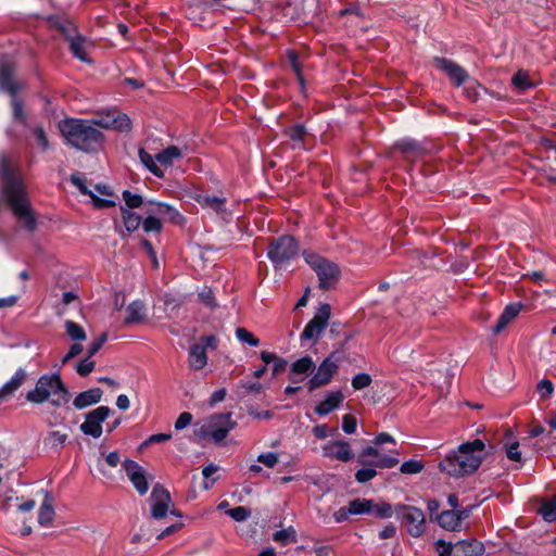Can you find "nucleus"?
I'll return each instance as SVG.
<instances>
[{
    "instance_id": "obj_9",
    "label": "nucleus",
    "mask_w": 556,
    "mask_h": 556,
    "mask_svg": "<svg viewBox=\"0 0 556 556\" xmlns=\"http://www.w3.org/2000/svg\"><path fill=\"white\" fill-rule=\"evenodd\" d=\"M90 121L94 127L99 126L105 129H114L118 131H128L130 130L131 125L130 118L117 110L99 113Z\"/></svg>"
},
{
    "instance_id": "obj_63",
    "label": "nucleus",
    "mask_w": 556,
    "mask_h": 556,
    "mask_svg": "<svg viewBox=\"0 0 556 556\" xmlns=\"http://www.w3.org/2000/svg\"><path fill=\"white\" fill-rule=\"evenodd\" d=\"M83 352V345L79 342L74 343L66 355L62 358V364H66L70 359L79 355Z\"/></svg>"
},
{
    "instance_id": "obj_12",
    "label": "nucleus",
    "mask_w": 556,
    "mask_h": 556,
    "mask_svg": "<svg viewBox=\"0 0 556 556\" xmlns=\"http://www.w3.org/2000/svg\"><path fill=\"white\" fill-rule=\"evenodd\" d=\"M111 409L108 406H99L86 414L85 421L80 425V431L98 439L102 434V422L109 417Z\"/></svg>"
},
{
    "instance_id": "obj_61",
    "label": "nucleus",
    "mask_w": 556,
    "mask_h": 556,
    "mask_svg": "<svg viewBox=\"0 0 556 556\" xmlns=\"http://www.w3.org/2000/svg\"><path fill=\"white\" fill-rule=\"evenodd\" d=\"M108 339V334L104 332L99 338H97L88 348V357H92L94 354L99 352L102 345L105 343Z\"/></svg>"
},
{
    "instance_id": "obj_33",
    "label": "nucleus",
    "mask_w": 556,
    "mask_h": 556,
    "mask_svg": "<svg viewBox=\"0 0 556 556\" xmlns=\"http://www.w3.org/2000/svg\"><path fill=\"white\" fill-rule=\"evenodd\" d=\"M437 520L440 527L444 528L445 530L458 531L460 529L458 518L456 517V510H444L438 515Z\"/></svg>"
},
{
    "instance_id": "obj_51",
    "label": "nucleus",
    "mask_w": 556,
    "mask_h": 556,
    "mask_svg": "<svg viewBox=\"0 0 556 556\" xmlns=\"http://www.w3.org/2000/svg\"><path fill=\"white\" fill-rule=\"evenodd\" d=\"M376 467L362 468L356 471L355 479L359 483H365L374 479L377 475Z\"/></svg>"
},
{
    "instance_id": "obj_60",
    "label": "nucleus",
    "mask_w": 556,
    "mask_h": 556,
    "mask_svg": "<svg viewBox=\"0 0 556 556\" xmlns=\"http://www.w3.org/2000/svg\"><path fill=\"white\" fill-rule=\"evenodd\" d=\"M439 556H454V544L439 540L437 543Z\"/></svg>"
},
{
    "instance_id": "obj_35",
    "label": "nucleus",
    "mask_w": 556,
    "mask_h": 556,
    "mask_svg": "<svg viewBox=\"0 0 556 556\" xmlns=\"http://www.w3.org/2000/svg\"><path fill=\"white\" fill-rule=\"evenodd\" d=\"M352 515H365L374 511L375 503L371 500L355 498L349 503Z\"/></svg>"
},
{
    "instance_id": "obj_45",
    "label": "nucleus",
    "mask_w": 556,
    "mask_h": 556,
    "mask_svg": "<svg viewBox=\"0 0 556 556\" xmlns=\"http://www.w3.org/2000/svg\"><path fill=\"white\" fill-rule=\"evenodd\" d=\"M123 200L128 208H137L144 206L143 199L139 194L131 193L129 190H124L122 193Z\"/></svg>"
},
{
    "instance_id": "obj_46",
    "label": "nucleus",
    "mask_w": 556,
    "mask_h": 556,
    "mask_svg": "<svg viewBox=\"0 0 556 556\" xmlns=\"http://www.w3.org/2000/svg\"><path fill=\"white\" fill-rule=\"evenodd\" d=\"M424 469V464L416 459H409L401 465L400 471L405 475H416Z\"/></svg>"
},
{
    "instance_id": "obj_14",
    "label": "nucleus",
    "mask_w": 556,
    "mask_h": 556,
    "mask_svg": "<svg viewBox=\"0 0 556 556\" xmlns=\"http://www.w3.org/2000/svg\"><path fill=\"white\" fill-rule=\"evenodd\" d=\"M359 464L377 468H392L399 464V459L392 456L382 455L378 448L365 447L358 456Z\"/></svg>"
},
{
    "instance_id": "obj_57",
    "label": "nucleus",
    "mask_w": 556,
    "mask_h": 556,
    "mask_svg": "<svg viewBox=\"0 0 556 556\" xmlns=\"http://www.w3.org/2000/svg\"><path fill=\"white\" fill-rule=\"evenodd\" d=\"M193 416L189 412L181 413L175 421V429L182 430L192 422Z\"/></svg>"
},
{
    "instance_id": "obj_8",
    "label": "nucleus",
    "mask_w": 556,
    "mask_h": 556,
    "mask_svg": "<svg viewBox=\"0 0 556 556\" xmlns=\"http://www.w3.org/2000/svg\"><path fill=\"white\" fill-rule=\"evenodd\" d=\"M395 513L412 536L419 538L425 533L427 521L425 513L420 508L399 504L395 506Z\"/></svg>"
},
{
    "instance_id": "obj_15",
    "label": "nucleus",
    "mask_w": 556,
    "mask_h": 556,
    "mask_svg": "<svg viewBox=\"0 0 556 556\" xmlns=\"http://www.w3.org/2000/svg\"><path fill=\"white\" fill-rule=\"evenodd\" d=\"M332 356L333 355L325 358L318 366L317 371L308 380L309 391L319 389L331 381L333 375L338 369V365L334 361H332Z\"/></svg>"
},
{
    "instance_id": "obj_27",
    "label": "nucleus",
    "mask_w": 556,
    "mask_h": 556,
    "mask_svg": "<svg viewBox=\"0 0 556 556\" xmlns=\"http://www.w3.org/2000/svg\"><path fill=\"white\" fill-rule=\"evenodd\" d=\"M521 307L522 305L518 303L507 305L494 326L493 333L497 334L504 330L507 325L518 316Z\"/></svg>"
},
{
    "instance_id": "obj_24",
    "label": "nucleus",
    "mask_w": 556,
    "mask_h": 556,
    "mask_svg": "<svg viewBox=\"0 0 556 556\" xmlns=\"http://www.w3.org/2000/svg\"><path fill=\"white\" fill-rule=\"evenodd\" d=\"M26 378V370L23 368H18L13 375V377L0 388V402L3 401L5 397L12 395L15 391H17L23 386Z\"/></svg>"
},
{
    "instance_id": "obj_48",
    "label": "nucleus",
    "mask_w": 556,
    "mask_h": 556,
    "mask_svg": "<svg viewBox=\"0 0 556 556\" xmlns=\"http://www.w3.org/2000/svg\"><path fill=\"white\" fill-rule=\"evenodd\" d=\"M511 83L519 89H528L532 86L527 72L518 71L511 78Z\"/></svg>"
},
{
    "instance_id": "obj_18",
    "label": "nucleus",
    "mask_w": 556,
    "mask_h": 556,
    "mask_svg": "<svg viewBox=\"0 0 556 556\" xmlns=\"http://www.w3.org/2000/svg\"><path fill=\"white\" fill-rule=\"evenodd\" d=\"M323 454L326 457L334 458L340 462H350L353 458L351 446L346 441L338 440L325 443L321 446Z\"/></svg>"
},
{
    "instance_id": "obj_59",
    "label": "nucleus",
    "mask_w": 556,
    "mask_h": 556,
    "mask_svg": "<svg viewBox=\"0 0 556 556\" xmlns=\"http://www.w3.org/2000/svg\"><path fill=\"white\" fill-rule=\"evenodd\" d=\"M506 455L513 462H521V453L519 451V443L513 442L506 445Z\"/></svg>"
},
{
    "instance_id": "obj_5",
    "label": "nucleus",
    "mask_w": 556,
    "mask_h": 556,
    "mask_svg": "<svg viewBox=\"0 0 556 556\" xmlns=\"http://www.w3.org/2000/svg\"><path fill=\"white\" fill-rule=\"evenodd\" d=\"M231 416V413L212 415L194 430V438L199 442L211 439L215 443H220L237 426Z\"/></svg>"
},
{
    "instance_id": "obj_41",
    "label": "nucleus",
    "mask_w": 556,
    "mask_h": 556,
    "mask_svg": "<svg viewBox=\"0 0 556 556\" xmlns=\"http://www.w3.org/2000/svg\"><path fill=\"white\" fill-rule=\"evenodd\" d=\"M273 540L281 545H288L296 542V532L293 527L276 531Z\"/></svg>"
},
{
    "instance_id": "obj_64",
    "label": "nucleus",
    "mask_w": 556,
    "mask_h": 556,
    "mask_svg": "<svg viewBox=\"0 0 556 556\" xmlns=\"http://www.w3.org/2000/svg\"><path fill=\"white\" fill-rule=\"evenodd\" d=\"M287 365H288L287 359L277 356V358L274 361V365H273V376L275 377V376L279 375L280 372L285 371Z\"/></svg>"
},
{
    "instance_id": "obj_47",
    "label": "nucleus",
    "mask_w": 556,
    "mask_h": 556,
    "mask_svg": "<svg viewBox=\"0 0 556 556\" xmlns=\"http://www.w3.org/2000/svg\"><path fill=\"white\" fill-rule=\"evenodd\" d=\"M142 228L146 232H160L163 228V220L154 216H147L142 220Z\"/></svg>"
},
{
    "instance_id": "obj_1",
    "label": "nucleus",
    "mask_w": 556,
    "mask_h": 556,
    "mask_svg": "<svg viewBox=\"0 0 556 556\" xmlns=\"http://www.w3.org/2000/svg\"><path fill=\"white\" fill-rule=\"evenodd\" d=\"M0 173L3 178L2 194L16 216L18 223L28 231L36 228V218L29 206L28 198L23 182L10 168L8 160H0Z\"/></svg>"
},
{
    "instance_id": "obj_20",
    "label": "nucleus",
    "mask_w": 556,
    "mask_h": 556,
    "mask_svg": "<svg viewBox=\"0 0 556 556\" xmlns=\"http://www.w3.org/2000/svg\"><path fill=\"white\" fill-rule=\"evenodd\" d=\"M14 65L9 62L0 64V90L7 91L10 96L17 93L24 88L22 83L13 79Z\"/></svg>"
},
{
    "instance_id": "obj_37",
    "label": "nucleus",
    "mask_w": 556,
    "mask_h": 556,
    "mask_svg": "<svg viewBox=\"0 0 556 556\" xmlns=\"http://www.w3.org/2000/svg\"><path fill=\"white\" fill-rule=\"evenodd\" d=\"M121 212L125 228L128 231L137 230L139 226L142 224L141 217L138 214L130 212L128 208L122 206Z\"/></svg>"
},
{
    "instance_id": "obj_19",
    "label": "nucleus",
    "mask_w": 556,
    "mask_h": 556,
    "mask_svg": "<svg viewBox=\"0 0 556 556\" xmlns=\"http://www.w3.org/2000/svg\"><path fill=\"white\" fill-rule=\"evenodd\" d=\"M71 182L83 193L89 195L92 200V204L97 208L112 207L115 202L110 199L100 198L92 190L88 189L85 178L76 173L71 176Z\"/></svg>"
},
{
    "instance_id": "obj_21",
    "label": "nucleus",
    "mask_w": 556,
    "mask_h": 556,
    "mask_svg": "<svg viewBox=\"0 0 556 556\" xmlns=\"http://www.w3.org/2000/svg\"><path fill=\"white\" fill-rule=\"evenodd\" d=\"M198 203L204 207L215 212L217 215H220L223 218L228 216V212L226 210V199L217 195L210 194H200L197 198Z\"/></svg>"
},
{
    "instance_id": "obj_40",
    "label": "nucleus",
    "mask_w": 556,
    "mask_h": 556,
    "mask_svg": "<svg viewBox=\"0 0 556 556\" xmlns=\"http://www.w3.org/2000/svg\"><path fill=\"white\" fill-rule=\"evenodd\" d=\"M67 434L61 431H51L45 439V445L50 448H61L67 441Z\"/></svg>"
},
{
    "instance_id": "obj_31",
    "label": "nucleus",
    "mask_w": 556,
    "mask_h": 556,
    "mask_svg": "<svg viewBox=\"0 0 556 556\" xmlns=\"http://www.w3.org/2000/svg\"><path fill=\"white\" fill-rule=\"evenodd\" d=\"M146 318V306L141 301L131 302L126 308L125 324H137Z\"/></svg>"
},
{
    "instance_id": "obj_25",
    "label": "nucleus",
    "mask_w": 556,
    "mask_h": 556,
    "mask_svg": "<svg viewBox=\"0 0 556 556\" xmlns=\"http://www.w3.org/2000/svg\"><path fill=\"white\" fill-rule=\"evenodd\" d=\"M343 399L344 396L341 391H333L315 407V413L319 416H326L338 408Z\"/></svg>"
},
{
    "instance_id": "obj_53",
    "label": "nucleus",
    "mask_w": 556,
    "mask_h": 556,
    "mask_svg": "<svg viewBox=\"0 0 556 556\" xmlns=\"http://www.w3.org/2000/svg\"><path fill=\"white\" fill-rule=\"evenodd\" d=\"M288 135H289V138L294 143H300L303 141V139L306 135V129L303 125H294L289 129Z\"/></svg>"
},
{
    "instance_id": "obj_38",
    "label": "nucleus",
    "mask_w": 556,
    "mask_h": 556,
    "mask_svg": "<svg viewBox=\"0 0 556 556\" xmlns=\"http://www.w3.org/2000/svg\"><path fill=\"white\" fill-rule=\"evenodd\" d=\"M66 334L76 342L85 341L87 338L84 328L72 320H66L64 324Z\"/></svg>"
},
{
    "instance_id": "obj_23",
    "label": "nucleus",
    "mask_w": 556,
    "mask_h": 556,
    "mask_svg": "<svg viewBox=\"0 0 556 556\" xmlns=\"http://www.w3.org/2000/svg\"><path fill=\"white\" fill-rule=\"evenodd\" d=\"M102 395L103 391L100 388H92L78 393L73 401V405L76 409H84L93 404H98L101 401Z\"/></svg>"
},
{
    "instance_id": "obj_17",
    "label": "nucleus",
    "mask_w": 556,
    "mask_h": 556,
    "mask_svg": "<svg viewBox=\"0 0 556 556\" xmlns=\"http://www.w3.org/2000/svg\"><path fill=\"white\" fill-rule=\"evenodd\" d=\"M433 62L457 87L462 86L469 78L468 73L460 65L451 60L437 56L433 59Z\"/></svg>"
},
{
    "instance_id": "obj_7",
    "label": "nucleus",
    "mask_w": 556,
    "mask_h": 556,
    "mask_svg": "<svg viewBox=\"0 0 556 556\" xmlns=\"http://www.w3.org/2000/svg\"><path fill=\"white\" fill-rule=\"evenodd\" d=\"M299 251V243L292 236H281L269 243L267 256L278 268L293 260Z\"/></svg>"
},
{
    "instance_id": "obj_56",
    "label": "nucleus",
    "mask_w": 556,
    "mask_h": 556,
    "mask_svg": "<svg viewBox=\"0 0 556 556\" xmlns=\"http://www.w3.org/2000/svg\"><path fill=\"white\" fill-rule=\"evenodd\" d=\"M257 462L262 463L267 468H274L278 464L279 458L277 454L269 452L258 455Z\"/></svg>"
},
{
    "instance_id": "obj_50",
    "label": "nucleus",
    "mask_w": 556,
    "mask_h": 556,
    "mask_svg": "<svg viewBox=\"0 0 556 556\" xmlns=\"http://www.w3.org/2000/svg\"><path fill=\"white\" fill-rule=\"evenodd\" d=\"M371 383V377L368 374L361 372L353 377L352 379V387L355 390H363L367 387H369Z\"/></svg>"
},
{
    "instance_id": "obj_22",
    "label": "nucleus",
    "mask_w": 556,
    "mask_h": 556,
    "mask_svg": "<svg viewBox=\"0 0 556 556\" xmlns=\"http://www.w3.org/2000/svg\"><path fill=\"white\" fill-rule=\"evenodd\" d=\"M484 546L478 540H463L454 544V556H481Z\"/></svg>"
},
{
    "instance_id": "obj_55",
    "label": "nucleus",
    "mask_w": 556,
    "mask_h": 556,
    "mask_svg": "<svg viewBox=\"0 0 556 556\" xmlns=\"http://www.w3.org/2000/svg\"><path fill=\"white\" fill-rule=\"evenodd\" d=\"M370 514L379 518H390L392 516V506L387 503L375 504L374 511Z\"/></svg>"
},
{
    "instance_id": "obj_42",
    "label": "nucleus",
    "mask_w": 556,
    "mask_h": 556,
    "mask_svg": "<svg viewBox=\"0 0 556 556\" xmlns=\"http://www.w3.org/2000/svg\"><path fill=\"white\" fill-rule=\"evenodd\" d=\"M11 105L13 109V119L26 124L27 117L24 111L23 101L17 97V93L11 94Z\"/></svg>"
},
{
    "instance_id": "obj_58",
    "label": "nucleus",
    "mask_w": 556,
    "mask_h": 556,
    "mask_svg": "<svg viewBox=\"0 0 556 556\" xmlns=\"http://www.w3.org/2000/svg\"><path fill=\"white\" fill-rule=\"evenodd\" d=\"M356 419L354 416L352 415H344L343 418H342V430L348 433V434H351V433H354L355 430H356Z\"/></svg>"
},
{
    "instance_id": "obj_4",
    "label": "nucleus",
    "mask_w": 556,
    "mask_h": 556,
    "mask_svg": "<svg viewBox=\"0 0 556 556\" xmlns=\"http://www.w3.org/2000/svg\"><path fill=\"white\" fill-rule=\"evenodd\" d=\"M26 400L33 404H42L50 402L54 407H61L67 404L70 392L63 383L60 375H43L41 376L35 388L26 393Z\"/></svg>"
},
{
    "instance_id": "obj_34",
    "label": "nucleus",
    "mask_w": 556,
    "mask_h": 556,
    "mask_svg": "<svg viewBox=\"0 0 556 556\" xmlns=\"http://www.w3.org/2000/svg\"><path fill=\"white\" fill-rule=\"evenodd\" d=\"M182 156L180 149L176 146H170L156 154L155 160L163 166H172L176 160Z\"/></svg>"
},
{
    "instance_id": "obj_28",
    "label": "nucleus",
    "mask_w": 556,
    "mask_h": 556,
    "mask_svg": "<svg viewBox=\"0 0 556 556\" xmlns=\"http://www.w3.org/2000/svg\"><path fill=\"white\" fill-rule=\"evenodd\" d=\"M394 147L407 157L413 160L424 155L426 152L425 148L413 139H402L397 141Z\"/></svg>"
},
{
    "instance_id": "obj_11",
    "label": "nucleus",
    "mask_w": 556,
    "mask_h": 556,
    "mask_svg": "<svg viewBox=\"0 0 556 556\" xmlns=\"http://www.w3.org/2000/svg\"><path fill=\"white\" fill-rule=\"evenodd\" d=\"M331 315L329 304H323L301 333L303 340H316L328 325Z\"/></svg>"
},
{
    "instance_id": "obj_62",
    "label": "nucleus",
    "mask_w": 556,
    "mask_h": 556,
    "mask_svg": "<svg viewBox=\"0 0 556 556\" xmlns=\"http://www.w3.org/2000/svg\"><path fill=\"white\" fill-rule=\"evenodd\" d=\"M34 135L42 150H48L50 148L48 137L42 127H36L34 129Z\"/></svg>"
},
{
    "instance_id": "obj_3",
    "label": "nucleus",
    "mask_w": 556,
    "mask_h": 556,
    "mask_svg": "<svg viewBox=\"0 0 556 556\" xmlns=\"http://www.w3.org/2000/svg\"><path fill=\"white\" fill-rule=\"evenodd\" d=\"M59 128L67 144L85 152L96 150L103 141V134L90 119H64Z\"/></svg>"
},
{
    "instance_id": "obj_49",
    "label": "nucleus",
    "mask_w": 556,
    "mask_h": 556,
    "mask_svg": "<svg viewBox=\"0 0 556 556\" xmlns=\"http://www.w3.org/2000/svg\"><path fill=\"white\" fill-rule=\"evenodd\" d=\"M536 390L541 399L547 400L552 396L554 392V384L551 380L543 379L538 383Z\"/></svg>"
},
{
    "instance_id": "obj_32",
    "label": "nucleus",
    "mask_w": 556,
    "mask_h": 556,
    "mask_svg": "<svg viewBox=\"0 0 556 556\" xmlns=\"http://www.w3.org/2000/svg\"><path fill=\"white\" fill-rule=\"evenodd\" d=\"M86 48L87 41L84 36L77 35L70 38V49L72 53L75 55V58L83 62H89Z\"/></svg>"
},
{
    "instance_id": "obj_44",
    "label": "nucleus",
    "mask_w": 556,
    "mask_h": 556,
    "mask_svg": "<svg viewBox=\"0 0 556 556\" xmlns=\"http://www.w3.org/2000/svg\"><path fill=\"white\" fill-rule=\"evenodd\" d=\"M236 337L240 342L247 343L250 346H257L260 344V340L245 328H237Z\"/></svg>"
},
{
    "instance_id": "obj_13",
    "label": "nucleus",
    "mask_w": 556,
    "mask_h": 556,
    "mask_svg": "<svg viewBox=\"0 0 556 556\" xmlns=\"http://www.w3.org/2000/svg\"><path fill=\"white\" fill-rule=\"evenodd\" d=\"M143 208L147 216H154L161 220H168L176 225L184 223V217L178 210L167 203L150 200L144 203Z\"/></svg>"
},
{
    "instance_id": "obj_52",
    "label": "nucleus",
    "mask_w": 556,
    "mask_h": 556,
    "mask_svg": "<svg viewBox=\"0 0 556 556\" xmlns=\"http://www.w3.org/2000/svg\"><path fill=\"white\" fill-rule=\"evenodd\" d=\"M227 515L236 521H244L250 517L251 513L244 506H237L235 508L228 509Z\"/></svg>"
},
{
    "instance_id": "obj_54",
    "label": "nucleus",
    "mask_w": 556,
    "mask_h": 556,
    "mask_svg": "<svg viewBox=\"0 0 556 556\" xmlns=\"http://www.w3.org/2000/svg\"><path fill=\"white\" fill-rule=\"evenodd\" d=\"M91 357H86L81 362H79L76 366L77 372L81 377L88 376L94 368V362L90 359Z\"/></svg>"
},
{
    "instance_id": "obj_39",
    "label": "nucleus",
    "mask_w": 556,
    "mask_h": 556,
    "mask_svg": "<svg viewBox=\"0 0 556 556\" xmlns=\"http://www.w3.org/2000/svg\"><path fill=\"white\" fill-rule=\"evenodd\" d=\"M139 159L141 163L156 177L162 178L164 176L163 170L156 165L154 157L144 149L139 150Z\"/></svg>"
},
{
    "instance_id": "obj_43",
    "label": "nucleus",
    "mask_w": 556,
    "mask_h": 556,
    "mask_svg": "<svg viewBox=\"0 0 556 556\" xmlns=\"http://www.w3.org/2000/svg\"><path fill=\"white\" fill-rule=\"evenodd\" d=\"M98 463H99V468H100V471L102 472V475L110 477V475L104 469L103 465L106 464L108 466L113 467V468L117 467L118 464L121 463V456L117 452H111L103 459H99Z\"/></svg>"
},
{
    "instance_id": "obj_16",
    "label": "nucleus",
    "mask_w": 556,
    "mask_h": 556,
    "mask_svg": "<svg viewBox=\"0 0 556 556\" xmlns=\"http://www.w3.org/2000/svg\"><path fill=\"white\" fill-rule=\"evenodd\" d=\"M123 467L137 492L144 495L149 490V482L143 468L130 459H126Z\"/></svg>"
},
{
    "instance_id": "obj_10",
    "label": "nucleus",
    "mask_w": 556,
    "mask_h": 556,
    "mask_svg": "<svg viewBox=\"0 0 556 556\" xmlns=\"http://www.w3.org/2000/svg\"><path fill=\"white\" fill-rule=\"evenodd\" d=\"M151 501V516L154 519H162L168 513L179 516L175 509H169L172 505V497L169 492L164 489L162 485L156 484L150 496Z\"/></svg>"
},
{
    "instance_id": "obj_36",
    "label": "nucleus",
    "mask_w": 556,
    "mask_h": 556,
    "mask_svg": "<svg viewBox=\"0 0 556 556\" xmlns=\"http://www.w3.org/2000/svg\"><path fill=\"white\" fill-rule=\"evenodd\" d=\"M539 514L545 521L553 522L556 520V496L545 500L541 503Z\"/></svg>"
},
{
    "instance_id": "obj_26",
    "label": "nucleus",
    "mask_w": 556,
    "mask_h": 556,
    "mask_svg": "<svg viewBox=\"0 0 556 556\" xmlns=\"http://www.w3.org/2000/svg\"><path fill=\"white\" fill-rule=\"evenodd\" d=\"M188 364L194 370H200L206 366L207 356L203 344L195 343L190 348Z\"/></svg>"
},
{
    "instance_id": "obj_2",
    "label": "nucleus",
    "mask_w": 556,
    "mask_h": 556,
    "mask_svg": "<svg viewBox=\"0 0 556 556\" xmlns=\"http://www.w3.org/2000/svg\"><path fill=\"white\" fill-rule=\"evenodd\" d=\"M485 444L480 439L467 441L448 453L439 464L442 471L451 477L460 478L472 475L485 457Z\"/></svg>"
},
{
    "instance_id": "obj_30",
    "label": "nucleus",
    "mask_w": 556,
    "mask_h": 556,
    "mask_svg": "<svg viewBox=\"0 0 556 556\" xmlns=\"http://www.w3.org/2000/svg\"><path fill=\"white\" fill-rule=\"evenodd\" d=\"M315 369V363L308 355L303 356L291 364L290 374L291 381L295 382L296 379L293 376L307 375Z\"/></svg>"
},
{
    "instance_id": "obj_6",
    "label": "nucleus",
    "mask_w": 556,
    "mask_h": 556,
    "mask_svg": "<svg viewBox=\"0 0 556 556\" xmlns=\"http://www.w3.org/2000/svg\"><path fill=\"white\" fill-rule=\"evenodd\" d=\"M303 257L317 274L319 278V287L321 289L327 290L338 281L340 270L334 263H331L311 251H304Z\"/></svg>"
},
{
    "instance_id": "obj_29",
    "label": "nucleus",
    "mask_w": 556,
    "mask_h": 556,
    "mask_svg": "<svg viewBox=\"0 0 556 556\" xmlns=\"http://www.w3.org/2000/svg\"><path fill=\"white\" fill-rule=\"evenodd\" d=\"M53 500L50 494L46 493L43 502L38 511V522L42 527H48L54 519Z\"/></svg>"
}]
</instances>
